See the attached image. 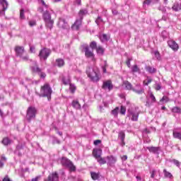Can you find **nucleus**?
<instances>
[{"label":"nucleus","instance_id":"nucleus-49","mask_svg":"<svg viewBox=\"0 0 181 181\" xmlns=\"http://www.w3.org/2000/svg\"><path fill=\"white\" fill-rule=\"evenodd\" d=\"M173 163H174V165H176L177 168H179V166H180V162H179V160H172Z\"/></svg>","mask_w":181,"mask_h":181},{"label":"nucleus","instance_id":"nucleus-39","mask_svg":"<svg viewBox=\"0 0 181 181\" xmlns=\"http://www.w3.org/2000/svg\"><path fill=\"white\" fill-rule=\"evenodd\" d=\"M152 83V79L147 77V80L144 81L143 84L144 86H148V84H151Z\"/></svg>","mask_w":181,"mask_h":181},{"label":"nucleus","instance_id":"nucleus-57","mask_svg":"<svg viewBox=\"0 0 181 181\" xmlns=\"http://www.w3.org/2000/svg\"><path fill=\"white\" fill-rule=\"evenodd\" d=\"M99 144H101V140H95L94 141V145H98Z\"/></svg>","mask_w":181,"mask_h":181},{"label":"nucleus","instance_id":"nucleus-16","mask_svg":"<svg viewBox=\"0 0 181 181\" xmlns=\"http://www.w3.org/2000/svg\"><path fill=\"white\" fill-rule=\"evenodd\" d=\"M31 70L33 73L40 74L42 71V69L37 66V62L36 61L33 62V66H31Z\"/></svg>","mask_w":181,"mask_h":181},{"label":"nucleus","instance_id":"nucleus-62","mask_svg":"<svg viewBox=\"0 0 181 181\" xmlns=\"http://www.w3.org/2000/svg\"><path fill=\"white\" fill-rule=\"evenodd\" d=\"M162 21H168V16H163V17H162Z\"/></svg>","mask_w":181,"mask_h":181},{"label":"nucleus","instance_id":"nucleus-36","mask_svg":"<svg viewBox=\"0 0 181 181\" xmlns=\"http://www.w3.org/2000/svg\"><path fill=\"white\" fill-rule=\"evenodd\" d=\"M2 144L6 146L9 145L11 144V140L8 137H6L3 139Z\"/></svg>","mask_w":181,"mask_h":181},{"label":"nucleus","instance_id":"nucleus-37","mask_svg":"<svg viewBox=\"0 0 181 181\" xmlns=\"http://www.w3.org/2000/svg\"><path fill=\"white\" fill-rule=\"evenodd\" d=\"M96 52L98 54H103V53H104V49L101 47V46H98L96 47Z\"/></svg>","mask_w":181,"mask_h":181},{"label":"nucleus","instance_id":"nucleus-32","mask_svg":"<svg viewBox=\"0 0 181 181\" xmlns=\"http://www.w3.org/2000/svg\"><path fill=\"white\" fill-rule=\"evenodd\" d=\"M163 173L165 177H168L169 179H171V177H173V175H172V173L166 171V170H163Z\"/></svg>","mask_w":181,"mask_h":181},{"label":"nucleus","instance_id":"nucleus-25","mask_svg":"<svg viewBox=\"0 0 181 181\" xmlns=\"http://www.w3.org/2000/svg\"><path fill=\"white\" fill-rule=\"evenodd\" d=\"M173 11L177 12L181 9V5L179 3H175L172 7Z\"/></svg>","mask_w":181,"mask_h":181},{"label":"nucleus","instance_id":"nucleus-50","mask_svg":"<svg viewBox=\"0 0 181 181\" xmlns=\"http://www.w3.org/2000/svg\"><path fill=\"white\" fill-rule=\"evenodd\" d=\"M29 25L31 27L36 26V21H29Z\"/></svg>","mask_w":181,"mask_h":181},{"label":"nucleus","instance_id":"nucleus-42","mask_svg":"<svg viewBox=\"0 0 181 181\" xmlns=\"http://www.w3.org/2000/svg\"><path fill=\"white\" fill-rule=\"evenodd\" d=\"M69 90L71 93H74V91H76V86L72 83H69Z\"/></svg>","mask_w":181,"mask_h":181},{"label":"nucleus","instance_id":"nucleus-28","mask_svg":"<svg viewBox=\"0 0 181 181\" xmlns=\"http://www.w3.org/2000/svg\"><path fill=\"white\" fill-rule=\"evenodd\" d=\"M146 71H148V73H150V74H155V72L156 71V69L152 67V66H146Z\"/></svg>","mask_w":181,"mask_h":181},{"label":"nucleus","instance_id":"nucleus-43","mask_svg":"<svg viewBox=\"0 0 181 181\" xmlns=\"http://www.w3.org/2000/svg\"><path fill=\"white\" fill-rule=\"evenodd\" d=\"M168 36H169V34H168V32H166L165 30L161 33V37H163V39H168Z\"/></svg>","mask_w":181,"mask_h":181},{"label":"nucleus","instance_id":"nucleus-46","mask_svg":"<svg viewBox=\"0 0 181 181\" xmlns=\"http://www.w3.org/2000/svg\"><path fill=\"white\" fill-rule=\"evenodd\" d=\"M101 22H104V21H103V18L101 17L98 16V18L95 20V23H97V25H100Z\"/></svg>","mask_w":181,"mask_h":181},{"label":"nucleus","instance_id":"nucleus-52","mask_svg":"<svg viewBox=\"0 0 181 181\" xmlns=\"http://www.w3.org/2000/svg\"><path fill=\"white\" fill-rule=\"evenodd\" d=\"M151 177L152 179H153V178L155 177V173H156V170H153L151 172Z\"/></svg>","mask_w":181,"mask_h":181},{"label":"nucleus","instance_id":"nucleus-60","mask_svg":"<svg viewBox=\"0 0 181 181\" xmlns=\"http://www.w3.org/2000/svg\"><path fill=\"white\" fill-rule=\"evenodd\" d=\"M127 159H128V156H123L122 157V160H127Z\"/></svg>","mask_w":181,"mask_h":181},{"label":"nucleus","instance_id":"nucleus-26","mask_svg":"<svg viewBox=\"0 0 181 181\" xmlns=\"http://www.w3.org/2000/svg\"><path fill=\"white\" fill-rule=\"evenodd\" d=\"M62 83L64 84V86L70 84V76H63Z\"/></svg>","mask_w":181,"mask_h":181},{"label":"nucleus","instance_id":"nucleus-31","mask_svg":"<svg viewBox=\"0 0 181 181\" xmlns=\"http://www.w3.org/2000/svg\"><path fill=\"white\" fill-rule=\"evenodd\" d=\"M100 39L101 42H108V36L105 34L100 35Z\"/></svg>","mask_w":181,"mask_h":181},{"label":"nucleus","instance_id":"nucleus-9","mask_svg":"<svg viewBox=\"0 0 181 181\" xmlns=\"http://www.w3.org/2000/svg\"><path fill=\"white\" fill-rule=\"evenodd\" d=\"M83 50L87 59H93L94 57V52L93 49H90L88 45L85 44L82 45Z\"/></svg>","mask_w":181,"mask_h":181},{"label":"nucleus","instance_id":"nucleus-48","mask_svg":"<svg viewBox=\"0 0 181 181\" xmlns=\"http://www.w3.org/2000/svg\"><path fill=\"white\" fill-rule=\"evenodd\" d=\"M40 78H46V73L42 72V71L38 74Z\"/></svg>","mask_w":181,"mask_h":181},{"label":"nucleus","instance_id":"nucleus-3","mask_svg":"<svg viewBox=\"0 0 181 181\" xmlns=\"http://www.w3.org/2000/svg\"><path fill=\"white\" fill-rule=\"evenodd\" d=\"M52 93H53V90H52L50 85H49V83H45L41 87L40 94H38V95H40V97H47L48 101H50L52 98Z\"/></svg>","mask_w":181,"mask_h":181},{"label":"nucleus","instance_id":"nucleus-17","mask_svg":"<svg viewBox=\"0 0 181 181\" xmlns=\"http://www.w3.org/2000/svg\"><path fill=\"white\" fill-rule=\"evenodd\" d=\"M102 153H103V151H101V149L95 148L93 151V155L94 158L96 159V160L99 158H101Z\"/></svg>","mask_w":181,"mask_h":181},{"label":"nucleus","instance_id":"nucleus-21","mask_svg":"<svg viewBox=\"0 0 181 181\" xmlns=\"http://www.w3.org/2000/svg\"><path fill=\"white\" fill-rule=\"evenodd\" d=\"M55 66H57V67H63V66H64V59H56Z\"/></svg>","mask_w":181,"mask_h":181},{"label":"nucleus","instance_id":"nucleus-12","mask_svg":"<svg viewBox=\"0 0 181 181\" xmlns=\"http://www.w3.org/2000/svg\"><path fill=\"white\" fill-rule=\"evenodd\" d=\"M57 26L60 28V29H69V24L67 22H66V20L64 18H60L59 19Z\"/></svg>","mask_w":181,"mask_h":181},{"label":"nucleus","instance_id":"nucleus-19","mask_svg":"<svg viewBox=\"0 0 181 181\" xmlns=\"http://www.w3.org/2000/svg\"><path fill=\"white\" fill-rule=\"evenodd\" d=\"M106 160H107V165H110V166H111L112 165H114L115 162H117V158L112 156H107Z\"/></svg>","mask_w":181,"mask_h":181},{"label":"nucleus","instance_id":"nucleus-47","mask_svg":"<svg viewBox=\"0 0 181 181\" xmlns=\"http://www.w3.org/2000/svg\"><path fill=\"white\" fill-rule=\"evenodd\" d=\"M20 18L21 19H25V11L23 9L21 10Z\"/></svg>","mask_w":181,"mask_h":181},{"label":"nucleus","instance_id":"nucleus-20","mask_svg":"<svg viewBox=\"0 0 181 181\" xmlns=\"http://www.w3.org/2000/svg\"><path fill=\"white\" fill-rule=\"evenodd\" d=\"M71 105L75 110H81V105H80V103H78V100H74L71 103Z\"/></svg>","mask_w":181,"mask_h":181},{"label":"nucleus","instance_id":"nucleus-38","mask_svg":"<svg viewBox=\"0 0 181 181\" xmlns=\"http://www.w3.org/2000/svg\"><path fill=\"white\" fill-rule=\"evenodd\" d=\"M90 47L93 50V49H97V42L93 41L90 43Z\"/></svg>","mask_w":181,"mask_h":181},{"label":"nucleus","instance_id":"nucleus-2","mask_svg":"<svg viewBox=\"0 0 181 181\" xmlns=\"http://www.w3.org/2000/svg\"><path fill=\"white\" fill-rule=\"evenodd\" d=\"M87 13H88V11H87L86 8H82L79 11L76 21L71 26L73 30H78V29H80L83 22V18H84Z\"/></svg>","mask_w":181,"mask_h":181},{"label":"nucleus","instance_id":"nucleus-35","mask_svg":"<svg viewBox=\"0 0 181 181\" xmlns=\"http://www.w3.org/2000/svg\"><path fill=\"white\" fill-rule=\"evenodd\" d=\"M149 100H151V103H156V98H155V95H153V93H149Z\"/></svg>","mask_w":181,"mask_h":181},{"label":"nucleus","instance_id":"nucleus-18","mask_svg":"<svg viewBox=\"0 0 181 181\" xmlns=\"http://www.w3.org/2000/svg\"><path fill=\"white\" fill-rule=\"evenodd\" d=\"M118 138L121 140V146H125V133L124 132H120L119 133Z\"/></svg>","mask_w":181,"mask_h":181},{"label":"nucleus","instance_id":"nucleus-54","mask_svg":"<svg viewBox=\"0 0 181 181\" xmlns=\"http://www.w3.org/2000/svg\"><path fill=\"white\" fill-rule=\"evenodd\" d=\"M127 65L129 68L131 67V59H128L127 61Z\"/></svg>","mask_w":181,"mask_h":181},{"label":"nucleus","instance_id":"nucleus-59","mask_svg":"<svg viewBox=\"0 0 181 181\" xmlns=\"http://www.w3.org/2000/svg\"><path fill=\"white\" fill-rule=\"evenodd\" d=\"M75 3H76L77 5H81V0H76Z\"/></svg>","mask_w":181,"mask_h":181},{"label":"nucleus","instance_id":"nucleus-5","mask_svg":"<svg viewBox=\"0 0 181 181\" xmlns=\"http://www.w3.org/2000/svg\"><path fill=\"white\" fill-rule=\"evenodd\" d=\"M15 52H16V55L18 57H20L24 62H28V60H29V55L23 54L25 53V48L23 47H19V46L16 47Z\"/></svg>","mask_w":181,"mask_h":181},{"label":"nucleus","instance_id":"nucleus-14","mask_svg":"<svg viewBox=\"0 0 181 181\" xmlns=\"http://www.w3.org/2000/svg\"><path fill=\"white\" fill-rule=\"evenodd\" d=\"M102 88L104 90L107 89L109 91H111V90H112L114 86H112V82H111V81H106L103 82Z\"/></svg>","mask_w":181,"mask_h":181},{"label":"nucleus","instance_id":"nucleus-63","mask_svg":"<svg viewBox=\"0 0 181 181\" xmlns=\"http://www.w3.org/2000/svg\"><path fill=\"white\" fill-rule=\"evenodd\" d=\"M38 12H40V13L43 12V8L42 7L38 8Z\"/></svg>","mask_w":181,"mask_h":181},{"label":"nucleus","instance_id":"nucleus-13","mask_svg":"<svg viewBox=\"0 0 181 181\" xmlns=\"http://www.w3.org/2000/svg\"><path fill=\"white\" fill-rule=\"evenodd\" d=\"M168 45L169 47H170V49H172V50H173L174 52H177V50L179 49V45L173 40H169L168 41Z\"/></svg>","mask_w":181,"mask_h":181},{"label":"nucleus","instance_id":"nucleus-24","mask_svg":"<svg viewBox=\"0 0 181 181\" xmlns=\"http://www.w3.org/2000/svg\"><path fill=\"white\" fill-rule=\"evenodd\" d=\"M96 160L99 163L100 165H105V163H107V157L103 158L100 156Z\"/></svg>","mask_w":181,"mask_h":181},{"label":"nucleus","instance_id":"nucleus-15","mask_svg":"<svg viewBox=\"0 0 181 181\" xmlns=\"http://www.w3.org/2000/svg\"><path fill=\"white\" fill-rule=\"evenodd\" d=\"M31 70L33 73L40 74L42 71V69L37 66V62L36 61L33 62V66H31Z\"/></svg>","mask_w":181,"mask_h":181},{"label":"nucleus","instance_id":"nucleus-58","mask_svg":"<svg viewBox=\"0 0 181 181\" xmlns=\"http://www.w3.org/2000/svg\"><path fill=\"white\" fill-rule=\"evenodd\" d=\"M53 144H60V140H59V139H55V140H54Z\"/></svg>","mask_w":181,"mask_h":181},{"label":"nucleus","instance_id":"nucleus-64","mask_svg":"<svg viewBox=\"0 0 181 181\" xmlns=\"http://www.w3.org/2000/svg\"><path fill=\"white\" fill-rule=\"evenodd\" d=\"M1 160H6V158L4 156H2Z\"/></svg>","mask_w":181,"mask_h":181},{"label":"nucleus","instance_id":"nucleus-11","mask_svg":"<svg viewBox=\"0 0 181 181\" xmlns=\"http://www.w3.org/2000/svg\"><path fill=\"white\" fill-rule=\"evenodd\" d=\"M8 5L6 0H0V16L5 15V11L8 9Z\"/></svg>","mask_w":181,"mask_h":181},{"label":"nucleus","instance_id":"nucleus-27","mask_svg":"<svg viewBox=\"0 0 181 181\" xmlns=\"http://www.w3.org/2000/svg\"><path fill=\"white\" fill-rule=\"evenodd\" d=\"M123 86L125 87L126 90H133L134 88H132V84H131V83L128 82V81H124L123 83Z\"/></svg>","mask_w":181,"mask_h":181},{"label":"nucleus","instance_id":"nucleus-51","mask_svg":"<svg viewBox=\"0 0 181 181\" xmlns=\"http://www.w3.org/2000/svg\"><path fill=\"white\" fill-rule=\"evenodd\" d=\"M160 101H165V103H168L169 101V98H168L167 96H163L162 98V99L160 100Z\"/></svg>","mask_w":181,"mask_h":181},{"label":"nucleus","instance_id":"nucleus-56","mask_svg":"<svg viewBox=\"0 0 181 181\" xmlns=\"http://www.w3.org/2000/svg\"><path fill=\"white\" fill-rule=\"evenodd\" d=\"M30 50L31 53H35V46H31Z\"/></svg>","mask_w":181,"mask_h":181},{"label":"nucleus","instance_id":"nucleus-1","mask_svg":"<svg viewBox=\"0 0 181 181\" xmlns=\"http://www.w3.org/2000/svg\"><path fill=\"white\" fill-rule=\"evenodd\" d=\"M86 74L91 81H93V83L100 81V71L98 67L95 66L87 68Z\"/></svg>","mask_w":181,"mask_h":181},{"label":"nucleus","instance_id":"nucleus-23","mask_svg":"<svg viewBox=\"0 0 181 181\" xmlns=\"http://www.w3.org/2000/svg\"><path fill=\"white\" fill-rule=\"evenodd\" d=\"M90 175H91L93 180H98V179H100V173H94V172H91Z\"/></svg>","mask_w":181,"mask_h":181},{"label":"nucleus","instance_id":"nucleus-34","mask_svg":"<svg viewBox=\"0 0 181 181\" xmlns=\"http://www.w3.org/2000/svg\"><path fill=\"white\" fill-rule=\"evenodd\" d=\"M119 111V107H116L113 110H112V115H114V117H118V112Z\"/></svg>","mask_w":181,"mask_h":181},{"label":"nucleus","instance_id":"nucleus-10","mask_svg":"<svg viewBox=\"0 0 181 181\" xmlns=\"http://www.w3.org/2000/svg\"><path fill=\"white\" fill-rule=\"evenodd\" d=\"M36 117V108L34 107H29L27 110V119L30 122L31 119H34Z\"/></svg>","mask_w":181,"mask_h":181},{"label":"nucleus","instance_id":"nucleus-41","mask_svg":"<svg viewBox=\"0 0 181 181\" xmlns=\"http://www.w3.org/2000/svg\"><path fill=\"white\" fill-rule=\"evenodd\" d=\"M126 112H127V108L124 106H121L120 114H122V115H125Z\"/></svg>","mask_w":181,"mask_h":181},{"label":"nucleus","instance_id":"nucleus-55","mask_svg":"<svg viewBox=\"0 0 181 181\" xmlns=\"http://www.w3.org/2000/svg\"><path fill=\"white\" fill-rule=\"evenodd\" d=\"M162 88V86H160V84H156V90H159Z\"/></svg>","mask_w":181,"mask_h":181},{"label":"nucleus","instance_id":"nucleus-44","mask_svg":"<svg viewBox=\"0 0 181 181\" xmlns=\"http://www.w3.org/2000/svg\"><path fill=\"white\" fill-rule=\"evenodd\" d=\"M38 4H41L44 8H49V5L46 4L45 0H37Z\"/></svg>","mask_w":181,"mask_h":181},{"label":"nucleus","instance_id":"nucleus-40","mask_svg":"<svg viewBox=\"0 0 181 181\" xmlns=\"http://www.w3.org/2000/svg\"><path fill=\"white\" fill-rule=\"evenodd\" d=\"M159 0H146L144 1V5H151V2H158Z\"/></svg>","mask_w":181,"mask_h":181},{"label":"nucleus","instance_id":"nucleus-29","mask_svg":"<svg viewBox=\"0 0 181 181\" xmlns=\"http://www.w3.org/2000/svg\"><path fill=\"white\" fill-rule=\"evenodd\" d=\"M132 73H141V69L138 67V65H134L132 67Z\"/></svg>","mask_w":181,"mask_h":181},{"label":"nucleus","instance_id":"nucleus-33","mask_svg":"<svg viewBox=\"0 0 181 181\" xmlns=\"http://www.w3.org/2000/svg\"><path fill=\"white\" fill-rule=\"evenodd\" d=\"M132 90L136 93V94H144V88H140V89H136V88H133Z\"/></svg>","mask_w":181,"mask_h":181},{"label":"nucleus","instance_id":"nucleus-30","mask_svg":"<svg viewBox=\"0 0 181 181\" xmlns=\"http://www.w3.org/2000/svg\"><path fill=\"white\" fill-rule=\"evenodd\" d=\"M172 112L175 114H181V108L179 107H174L172 108Z\"/></svg>","mask_w":181,"mask_h":181},{"label":"nucleus","instance_id":"nucleus-61","mask_svg":"<svg viewBox=\"0 0 181 181\" xmlns=\"http://www.w3.org/2000/svg\"><path fill=\"white\" fill-rule=\"evenodd\" d=\"M158 9L160 11H162L163 12H166V9H165V8H163V7H159Z\"/></svg>","mask_w":181,"mask_h":181},{"label":"nucleus","instance_id":"nucleus-6","mask_svg":"<svg viewBox=\"0 0 181 181\" xmlns=\"http://www.w3.org/2000/svg\"><path fill=\"white\" fill-rule=\"evenodd\" d=\"M43 19L45 22L47 28H48V29H52L54 21L52 20V16L50 15V13H49V11H46L43 13Z\"/></svg>","mask_w":181,"mask_h":181},{"label":"nucleus","instance_id":"nucleus-22","mask_svg":"<svg viewBox=\"0 0 181 181\" xmlns=\"http://www.w3.org/2000/svg\"><path fill=\"white\" fill-rule=\"evenodd\" d=\"M147 149L149 151V152H151L152 153H159V148L158 147H147Z\"/></svg>","mask_w":181,"mask_h":181},{"label":"nucleus","instance_id":"nucleus-4","mask_svg":"<svg viewBox=\"0 0 181 181\" xmlns=\"http://www.w3.org/2000/svg\"><path fill=\"white\" fill-rule=\"evenodd\" d=\"M127 117L131 121L136 122L139 117V110L137 108H130L127 110Z\"/></svg>","mask_w":181,"mask_h":181},{"label":"nucleus","instance_id":"nucleus-45","mask_svg":"<svg viewBox=\"0 0 181 181\" xmlns=\"http://www.w3.org/2000/svg\"><path fill=\"white\" fill-rule=\"evenodd\" d=\"M154 54L157 60H160V54L159 53L158 51H154Z\"/></svg>","mask_w":181,"mask_h":181},{"label":"nucleus","instance_id":"nucleus-7","mask_svg":"<svg viewBox=\"0 0 181 181\" xmlns=\"http://www.w3.org/2000/svg\"><path fill=\"white\" fill-rule=\"evenodd\" d=\"M61 163L62 166H65V168H69L70 172H76V165L73 164L71 160H69L66 157H63L61 160Z\"/></svg>","mask_w":181,"mask_h":181},{"label":"nucleus","instance_id":"nucleus-53","mask_svg":"<svg viewBox=\"0 0 181 181\" xmlns=\"http://www.w3.org/2000/svg\"><path fill=\"white\" fill-rule=\"evenodd\" d=\"M102 70H103V73H107V64L102 66Z\"/></svg>","mask_w":181,"mask_h":181},{"label":"nucleus","instance_id":"nucleus-8","mask_svg":"<svg viewBox=\"0 0 181 181\" xmlns=\"http://www.w3.org/2000/svg\"><path fill=\"white\" fill-rule=\"evenodd\" d=\"M52 53V50H50V49L48 48H43L42 49H41L39 53V57L40 59V60H47V57H49V56H50Z\"/></svg>","mask_w":181,"mask_h":181}]
</instances>
